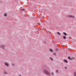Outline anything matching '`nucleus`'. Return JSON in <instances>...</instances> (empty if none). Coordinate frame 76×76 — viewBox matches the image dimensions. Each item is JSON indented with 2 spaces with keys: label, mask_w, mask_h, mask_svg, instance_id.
<instances>
[{
  "label": "nucleus",
  "mask_w": 76,
  "mask_h": 76,
  "mask_svg": "<svg viewBox=\"0 0 76 76\" xmlns=\"http://www.w3.org/2000/svg\"><path fill=\"white\" fill-rule=\"evenodd\" d=\"M57 34H58V35H60V33L59 32H57Z\"/></svg>",
  "instance_id": "obj_15"
},
{
  "label": "nucleus",
  "mask_w": 76,
  "mask_h": 76,
  "mask_svg": "<svg viewBox=\"0 0 76 76\" xmlns=\"http://www.w3.org/2000/svg\"><path fill=\"white\" fill-rule=\"evenodd\" d=\"M50 59L51 60V61H53V58L52 57H50Z\"/></svg>",
  "instance_id": "obj_8"
},
{
  "label": "nucleus",
  "mask_w": 76,
  "mask_h": 76,
  "mask_svg": "<svg viewBox=\"0 0 76 76\" xmlns=\"http://www.w3.org/2000/svg\"><path fill=\"white\" fill-rule=\"evenodd\" d=\"M4 63L5 66H6L7 67H8V66H9V64L7 62H5Z\"/></svg>",
  "instance_id": "obj_4"
},
{
  "label": "nucleus",
  "mask_w": 76,
  "mask_h": 76,
  "mask_svg": "<svg viewBox=\"0 0 76 76\" xmlns=\"http://www.w3.org/2000/svg\"><path fill=\"white\" fill-rule=\"evenodd\" d=\"M7 13L4 14V16H7Z\"/></svg>",
  "instance_id": "obj_11"
},
{
  "label": "nucleus",
  "mask_w": 76,
  "mask_h": 76,
  "mask_svg": "<svg viewBox=\"0 0 76 76\" xmlns=\"http://www.w3.org/2000/svg\"><path fill=\"white\" fill-rule=\"evenodd\" d=\"M44 72L45 73V74H46V75H50V72H49L46 69H45L44 70Z\"/></svg>",
  "instance_id": "obj_1"
},
{
  "label": "nucleus",
  "mask_w": 76,
  "mask_h": 76,
  "mask_svg": "<svg viewBox=\"0 0 76 76\" xmlns=\"http://www.w3.org/2000/svg\"><path fill=\"white\" fill-rule=\"evenodd\" d=\"M56 50V51H58V49H57Z\"/></svg>",
  "instance_id": "obj_18"
},
{
  "label": "nucleus",
  "mask_w": 76,
  "mask_h": 76,
  "mask_svg": "<svg viewBox=\"0 0 76 76\" xmlns=\"http://www.w3.org/2000/svg\"><path fill=\"white\" fill-rule=\"evenodd\" d=\"M74 76H76V72H75L73 73Z\"/></svg>",
  "instance_id": "obj_6"
},
{
  "label": "nucleus",
  "mask_w": 76,
  "mask_h": 76,
  "mask_svg": "<svg viewBox=\"0 0 76 76\" xmlns=\"http://www.w3.org/2000/svg\"><path fill=\"white\" fill-rule=\"evenodd\" d=\"M64 62H65V63H68V62H67V60H66L65 59L64 60Z\"/></svg>",
  "instance_id": "obj_7"
},
{
  "label": "nucleus",
  "mask_w": 76,
  "mask_h": 76,
  "mask_svg": "<svg viewBox=\"0 0 76 76\" xmlns=\"http://www.w3.org/2000/svg\"><path fill=\"white\" fill-rule=\"evenodd\" d=\"M63 38L64 39H66V36H64L63 37Z\"/></svg>",
  "instance_id": "obj_13"
},
{
  "label": "nucleus",
  "mask_w": 76,
  "mask_h": 76,
  "mask_svg": "<svg viewBox=\"0 0 76 76\" xmlns=\"http://www.w3.org/2000/svg\"><path fill=\"white\" fill-rule=\"evenodd\" d=\"M53 54L54 55H56V54L55 53H53Z\"/></svg>",
  "instance_id": "obj_17"
},
{
  "label": "nucleus",
  "mask_w": 76,
  "mask_h": 76,
  "mask_svg": "<svg viewBox=\"0 0 76 76\" xmlns=\"http://www.w3.org/2000/svg\"><path fill=\"white\" fill-rule=\"evenodd\" d=\"M72 59H73V60H75V57H72Z\"/></svg>",
  "instance_id": "obj_12"
},
{
  "label": "nucleus",
  "mask_w": 76,
  "mask_h": 76,
  "mask_svg": "<svg viewBox=\"0 0 76 76\" xmlns=\"http://www.w3.org/2000/svg\"><path fill=\"white\" fill-rule=\"evenodd\" d=\"M50 51L51 52H53V50L50 49Z\"/></svg>",
  "instance_id": "obj_14"
},
{
  "label": "nucleus",
  "mask_w": 76,
  "mask_h": 76,
  "mask_svg": "<svg viewBox=\"0 0 76 76\" xmlns=\"http://www.w3.org/2000/svg\"><path fill=\"white\" fill-rule=\"evenodd\" d=\"M51 74L52 75H54V74L53 73V72H52L51 73Z\"/></svg>",
  "instance_id": "obj_16"
},
{
  "label": "nucleus",
  "mask_w": 76,
  "mask_h": 76,
  "mask_svg": "<svg viewBox=\"0 0 76 76\" xmlns=\"http://www.w3.org/2000/svg\"><path fill=\"white\" fill-rule=\"evenodd\" d=\"M68 59L69 60H73L72 58L70 57V56L68 57Z\"/></svg>",
  "instance_id": "obj_5"
},
{
  "label": "nucleus",
  "mask_w": 76,
  "mask_h": 76,
  "mask_svg": "<svg viewBox=\"0 0 76 76\" xmlns=\"http://www.w3.org/2000/svg\"><path fill=\"white\" fill-rule=\"evenodd\" d=\"M67 16L68 18H75V16L73 15H67Z\"/></svg>",
  "instance_id": "obj_3"
},
{
  "label": "nucleus",
  "mask_w": 76,
  "mask_h": 76,
  "mask_svg": "<svg viewBox=\"0 0 76 76\" xmlns=\"http://www.w3.org/2000/svg\"><path fill=\"white\" fill-rule=\"evenodd\" d=\"M56 72L57 73H58V70H56Z\"/></svg>",
  "instance_id": "obj_9"
},
{
  "label": "nucleus",
  "mask_w": 76,
  "mask_h": 76,
  "mask_svg": "<svg viewBox=\"0 0 76 76\" xmlns=\"http://www.w3.org/2000/svg\"><path fill=\"white\" fill-rule=\"evenodd\" d=\"M19 76H22V75H20Z\"/></svg>",
  "instance_id": "obj_20"
},
{
  "label": "nucleus",
  "mask_w": 76,
  "mask_h": 76,
  "mask_svg": "<svg viewBox=\"0 0 76 76\" xmlns=\"http://www.w3.org/2000/svg\"><path fill=\"white\" fill-rule=\"evenodd\" d=\"M5 45H2L0 46V48H2L4 50V48H5Z\"/></svg>",
  "instance_id": "obj_2"
},
{
  "label": "nucleus",
  "mask_w": 76,
  "mask_h": 76,
  "mask_svg": "<svg viewBox=\"0 0 76 76\" xmlns=\"http://www.w3.org/2000/svg\"><path fill=\"white\" fill-rule=\"evenodd\" d=\"M64 35L67 36V34H66L65 32H64Z\"/></svg>",
  "instance_id": "obj_10"
},
{
  "label": "nucleus",
  "mask_w": 76,
  "mask_h": 76,
  "mask_svg": "<svg viewBox=\"0 0 76 76\" xmlns=\"http://www.w3.org/2000/svg\"><path fill=\"white\" fill-rule=\"evenodd\" d=\"M65 68L66 69H67V67H65Z\"/></svg>",
  "instance_id": "obj_19"
}]
</instances>
